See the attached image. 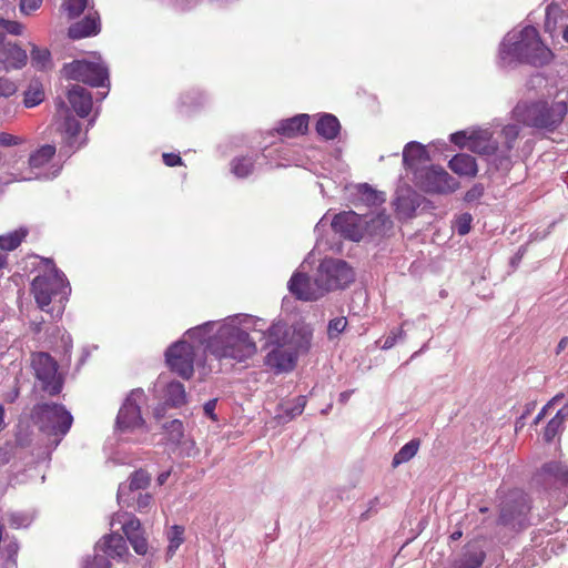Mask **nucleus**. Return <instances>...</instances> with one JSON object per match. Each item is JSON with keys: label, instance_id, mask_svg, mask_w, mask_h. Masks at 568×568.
Wrapping results in <instances>:
<instances>
[{"label": "nucleus", "instance_id": "nucleus-1", "mask_svg": "<svg viewBox=\"0 0 568 568\" xmlns=\"http://www.w3.org/2000/svg\"><path fill=\"white\" fill-rule=\"evenodd\" d=\"M262 326H265V320L239 313L192 327L189 335L202 334L205 351L219 361L242 363L257 353L254 331H262Z\"/></svg>", "mask_w": 568, "mask_h": 568}, {"label": "nucleus", "instance_id": "nucleus-2", "mask_svg": "<svg viewBox=\"0 0 568 568\" xmlns=\"http://www.w3.org/2000/svg\"><path fill=\"white\" fill-rule=\"evenodd\" d=\"M307 257L287 283L288 291L301 301H317L331 291L344 288L354 281V272L345 261L338 258L323 260L311 278L304 270Z\"/></svg>", "mask_w": 568, "mask_h": 568}, {"label": "nucleus", "instance_id": "nucleus-3", "mask_svg": "<svg viewBox=\"0 0 568 568\" xmlns=\"http://www.w3.org/2000/svg\"><path fill=\"white\" fill-rule=\"evenodd\" d=\"M552 57L537 29L525 26L514 28L505 34L498 45L496 63L500 69L514 70L521 64L545 65Z\"/></svg>", "mask_w": 568, "mask_h": 568}, {"label": "nucleus", "instance_id": "nucleus-4", "mask_svg": "<svg viewBox=\"0 0 568 568\" xmlns=\"http://www.w3.org/2000/svg\"><path fill=\"white\" fill-rule=\"evenodd\" d=\"M519 132L520 128L517 124H507L503 126L496 139L489 129H474L450 134V141L462 149L466 148L477 154L486 155L498 169H508Z\"/></svg>", "mask_w": 568, "mask_h": 568}, {"label": "nucleus", "instance_id": "nucleus-5", "mask_svg": "<svg viewBox=\"0 0 568 568\" xmlns=\"http://www.w3.org/2000/svg\"><path fill=\"white\" fill-rule=\"evenodd\" d=\"M331 224L336 233L354 242L365 236L384 234L392 227L389 216L383 212L359 215L354 211H346L336 214Z\"/></svg>", "mask_w": 568, "mask_h": 568}, {"label": "nucleus", "instance_id": "nucleus-6", "mask_svg": "<svg viewBox=\"0 0 568 568\" xmlns=\"http://www.w3.org/2000/svg\"><path fill=\"white\" fill-rule=\"evenodd\" d=\"M44 271L31 283V292L40 310L49 312L52 302L63 305L71 294L70 283L64 273L52 261L44 260Z\"/></svg>", "mask_w": 568, "mask_h": 568}, {"label": "nucleus", "instance_id": "nucleus-7", "mask_svg": "<svg viewBox=\"0 0 568 568\" xmlns=\"http://www.w3.org/2000/svg\"><path fill=\"white\" fill-rule=\"evenodd\" d=\"M146 402L143 389L135 388L126 396L116 416V432L122 439L141 443L149 432L141 415V405Z\"/></svg>", "mask_w": 568, "mask_h": 568}, {"label": "nucleus", "instance_id": "nucleus-8", "mask_svg": "<svg viewBox=\"0 0 568 568\" xmlns=\"http://www.w3.org/2000/svg\"><path fill=\"white\" fill-rule=\"evenodd\" d=\"M189 333L190 329L165 352V361L170 369L185 379L193 375L194 365L200 361L199 352L202 347L205 348L202 334L189 335Z\"/></svg>", "mask_w": 568, "mask_h": 568}, {"label": "nucleus", "instance_id": "nucleus-9", "mask_svg": "<svg viewBox=\"0 0 568 568\" xmlns=\"http://www.w3.org/2000/svg\"><path fill=\"white\" fill-rule=\"evenodd\" d=\"M256 339L264 341L265 347L290 346L291 348H308L312 331L307 326L290 328L284 322H274L270 327L262 326V331H254Z\"/></svg>", "mask_w": 568, "mask_h": 568}, {"label": "nucleus", "instance_id": "nucleus-10", "mask_svg": "<svg viewBox=\"0 0 568 568\" xmlns=\"http://www.w3.org/2000/svg\"><path fill=\"white\" fill-rule=\"evenodd\" d=\"M33 418L43 433L58 437L55 444L67 435L73 422L72 415L59 404L37 405L33 408Z\"/></svg>", "mask_w": 568, "mask_h": 568}, {"label": "nucleus", "instance_id": "nucleus-11", "mask_svg": "<svg viewBox=\"0 0 568 568\" xmlns=\"http://www.w3.org/2000/svg\"><path fill=\"white\" fill-rule=\"evenodd\" d=\"M67 79L81 81L92 87H108V68L101 61L100 57H94L92 61L75 60L63 68Z\"/></svg>", "mask_w": 568, "mask_h": 568}, {"label": "nucleus", "instance_id": "nucleus-12", "mask_svg": "<svg viewBox=\"0 0 568 568\" xmlns=\"http://www.w3.org/2000/svg\"><path fill=\"white\" fill-rule=\"evenodd\" d=\"M55 152L54 145H42L30 154L28 165L19 169L20 174L30 175L29 181L54 179L61 171V165L53 161Z\"/></svg>", "mask_w": 568, "mask_h": 568}, {"label": "nucleus", "instance_id": "nucleus-13", "mask_svg": "<svg viewBox=\"0 0 568 568\" xmlns=\"http://www.w3.org/2000/svg\"><path fill=\"white\" fill-rule=\"evenodd\" d=\"M30 367L41 388L55 395L62 389V378L58 372L57 361L45 352H34L30 355Z\"/></svg>", "mask_w": 568, "mask_h": 568}, {"label": "nucleus", "instance_id": "nucleus-14", "mask_svg": "<svg viewBox=\"0 0 568 568\" xmlns=\"http://www.w3.org/2000/svg\"><path fill=\"white\" fill-rule=\"evenodd\" d=\"M120 525L133 550L144 556L149 551V542L139 518L128 513H115L110 520V526Z\"/></svg>", "mask_w": 568, "mask_h": 568}, {"label": "nucleus", "instance_id": "nucleus-15", "mask_svg": "<svg viewBox=\"0 0 568 568\" xmlns=\"http://www.w3.org/2000/svg\"><path fill=\"white\" fill-rule=\"evenodd\" d=\"M419 186L428 193H450L458 186V181L450 176L443 168L432 165L417 175Z\"/></svg>", "mask_w": 568, "mask_h": 568}, {"label": "nucleus", "instance_id": "nucleus-16", "mask_svg": "<svg viewBox=\"0 0 568 568\" xmlns=\"http://www.w3.org/2000/svg\"><path fill=\"white\" fill-rule=\"evenodd\" d=\"M27 61L26 50L16 42L7 40L6 34L0 32V69L4 71L18 70L23 68Z\"/></svg>", "mask_w": 568, "mask_h": 568}, {"label": "nucleus", "instance_id": "nucleus-17", "mask_svg": "<svg viewBox=\"0 0 568 568\" xmlns=\"http://www.w3.org/2000/svg\"><path fill=\"white\" fill-rule=\"evenodd\" d=\"M545 112V101H520L513 110L515 121L526 126L538 129L539 124L545 122L541 120V113Z\"/></svg>", "mask_w": 568, "mask_h": 568}, {"label": "nucleus", "instance_id": "nucleus-18", "mask_svg": "<svg viewBox=\"0 0 568 568\" xmlns=\"http://www.w3.org/2000/svg\"><path fill=\"white\" fill-rule=\"evenodd\" d=\"M273 348L265 356V364L277 372L291 371L295 364L298 352L308 348H291L290 346H272Z\"/></svg>", "mask_w": 568, "mask_h": 568}, {"label": "nucleus", "instance_id": "nucleus-19", "mask_svg": "<svg viewBox=\"0 0 568 568\" xmlns=\"http://www.w3.org/2000/svg\"><path fill=\"white\" fill-rule=\"evenodd\" d=\"M151 477L143 470L134 471L128 483H122L118 489V501L130 507L135 494L149 486Z\"/></svg>", "mask_w": 568, "mask_h": 568}, {"label": "nucleus", "instance_id": "nucleus-20", "mask_svg": "<svg viewBox=\"0 0 568 568\" xmlns=\"http://www.w3.org/2000/svg\"><path fill=\"white\" fill-rule=\"evenodd\" d=\"M60 130L65 146H68L71 152H74L85 144L87 132L82 131L80 122L68 112L60 125Z\"/></svg>", "mask_w": 568, "mask_h": 568}, {"label": "nucleus", "instance_id": "nucleus-21", "mask_svg": "<svg viewBox=\"0 0 568 568\" xmlns=\"http://www.w3.org/2000/svg\"><path fill=\"white\" fill-rule=\"evenodd\" d=\"M568 112V98L557 100L551 104L545 101V112L541 113L544 124H539L538 129L549 132L555 131L564 121Z\"/></svg>", "mask_w": 568, "mask_h": 568}, {"label": "nucleus", "instance_id": "nucleus-22", "mask_svg": "<svg viewBox=\"0 0 568 568\" xmlns=\"http://www.w3.org/2000/svg\"><path fill=\"white\" fill-rule=\"evenodd\" d=\"M306 397L297 396L292 400L281 402L275 410V414L270 423L275 426L284 425L302 415L306 406Z\"/></svg>", "mask_w": 568, "mask_h": 568}, {"label": "nucleus", "instance_id": "nucleus-23", "mask_svg": "<svg viewBox=\"0 0 568 568\" xmlns=\"http://www.w3.org/2000/svg\"><path fill=\"white\" fill-rule=\"evenodd\" d=\"M97 551H102L106 557L112 559H124L129 556V548L125 539L116 534L111 532L102 537L95 545Z\"/></svg>", "mask_w": 568, "mask_h": 568}, {"label": "nucleus", "instance_id": "nucleus-24", "mask_svg": "<svg viewBox=\"0 0 568 568\" xmlns=\"http://www.w3.org/2000/svg\"><path fill=\"white\" fill-rule=\"evenodd\" d=\"M536 481L546 487L566 485L568 483V466L557 462L546 464L537 474Z\"/></svg>", "mask_w": 568, "mask_h": 568}, {"label": "nucleus", "instance_id": "nucleus-25", "mask_svg": "<svg viewBox=\"0 0 568 568\" xmlns=\"http://www.w3.org/2000/svg\"><path fill=\"white\" fill-rule=\"evenodd\" d=\"M68 100L80 118H85L92 110L90 92L79 84H74L68 90Z\"/></svg>", "mask_w": 568, "mask_h": 568}, {"label": "nucleus", "instance_id": "nucleus-26", "mask_svg": "<svg viewBox=\"0 0 568 568\" xmlns=\"http://www.w3.org/2000/svg\"><path fill=\"white\" fill-rule=\"evenodd\" d=\"M100 31V22L97 12L89 11L85 18L72 24L69 28V37L72 39H82L91 37Z\"/></svg>", "mask_w": 568, "mask_h": 568}, {"label": "nucleus", "instance_id": "nucleus-27", "mask_svg": "<svg viewBox=\"0 0 568 568\" xmlns=\"http://www.w3.org/2000/svg\"><path fill=\"white\" fill-rule=\"evenodd\" d=\"M395 209L400 219L412 217L419 205L417 195L410 189H402L397 192Z\"/></svg>", "mask_w": 568, "mask_h": 568}, {"label": "nucleus", "instance_id": "nucleus-28", "mask_svg": "<svg viewBox=\"0 0 568 568\" xmlns=\"http://www.w3.org/2000/svg\"><path fill=\"white\" fill-rule=\"evenodd\" d=\"M429 160L425 145L419 142H408L403 150V162L406 168L414 169Z\"/></svg>", "mask_w": 568, "mask_h": 568}, {"label": "nucleus", "instance_id": "nucleus-29", "mask_svg": "<svg viewBox=\"0 0 568 568\" xmlns=\"http://www.w3.org/2000/svg\"><path fill=\"white\" fill-rule=\"evenodd\" d=\"M310 116L307 114H298L293 118L280 122L277 132L285 136H295L306 132Z\"/></svg>", "mask_w": 568, "mask_h": 568}, {"label": "nucleus", "instance_id": "nucleus-30", "mask_svg": "<svg viewBox=\"0 0 568 568\" xmlns=\"http://www.w3.org/2000/svg\"><path fill=\"white\" fill-rule=\"evenodd\" d=\"M449 169L458 174L465 176H475L478 172L475 158L469 154H456L448 163Z\"/></svg>", "mask_w": 568, "mask_h": 568}, {"label": "nucleus", "instance_id": "nucleus-31", "mask_svg": "<svg viewBox=\"0 0 568 568\" xmlns=\"http://www.w3.org/2000/svg\"><path fill=\"white\" fill-rule=\"evenodd\" d=\"M338 119L329 113L322 114L316 122V132L325 140H333L339 133Z\"/></svg>", "mask_w": 568, "mask_h": 568}, {"label": "nucleus", "instance_id": "nucleus-32", "mask_svg": "<svg viewBox=\"0 0 568 568\" xmlns=\"http://www.w3.org/2000/svg\"><path fill=\"white\" fill-rule=\"evenodd\" d=\"M165 403L173 407H179L186 402L185 388L180 382H171L164 390Z\"/></svg>", "mask_w": 568, "mask_h": 568}, {"label": "nucleus", "instance_id": "nucleus-33", "mask_svg": "<svg viewBox=\"0 0 568 568\" xmlns=\"http://www.w3.org/2000/svg\"><path fill=\"white\" fill-rule=\"evenodd\" d=\"M568 415V408L558 409L556 415L548 422L545 432L544 439L551 442L557 434L564 428L565 419Z\"/></svg>", "mask_w": 568, "mask_h": 568}, {"label": "nucleus", "instance_id": "nucleus-34", "mask_svg": "<svg viewBox=\"0 0 568 568\" xmlns=\"http://www.w3.org/2000/svg\"><path fill=\"white\" fill-rule=\"evenodd\" d=\"M168 548L166 559L173 558L179 547L184 542V527L180 525H173L166 532Z\"/></svg>", "mask_w": 568, "mask_h": 568}, {"label": "nucleus", "instance_id": "nucleus-35", "mask_svg": "<svg viewBox=\"0 0 568 568\" xmlns=\"http://www.w3.org/2000/svg\"><path fill=\"white\" fill-rule=\"evenodd\" d=\"M27 235L28 230L24 227L0 235V248L4 251H13L21 244Z\"/></svg>", "mask_w": 568, "mask_h": 568}, {"label": "nucleus", "instance_id": "nucleus-36", "mask_svg": "<svg viewBox=\"0 0 568 568\" xmlns=\"http://www.w3.org/2000/svg\"><path fill=\"white\" fill-rule=\"evenodd\" d=\"M484 558L485 554L481 550H469L454 562L453 568H479Z\"/></svg>", "mask_w": 568, "mask_h": 568}, {"label": "nucleus", "instance_id": "nucleus-37", "mask_svg": "<svg viewBox=\"0 0 568 568\" xmlns=\"http://www.w3.org/2000/svg\"><path fill=\"white\" fill-rule=\"evenodd\" d=\"M232 173L240 178H247L254 171V160L251 156L235 158L231 163Z\"/></svg>", "mask_w": 568, "mask_h": 568}, {"label": "nucleus", "instance_id": "nucleus-38", "mask_svg": "<svg viewBox=\"0 0 568 568\" xmlns=\"http://www.w3.org/2000/svg\"><path fill=\"white\" fill-rule=\"evenodd\" d=\"M419 442L413 439L405 444L394 456L392 465L393 467H397L400 464L407 463L418 452Z\"/></svg>", "mask_w": 568, "mask_h": 568}, {"label": "nucleus", "instance_id": "nucleus-39", "mask_svg": "<svg viewBox=\"0 0 568 568\" xmlns=\"http://www.w3.org/2000/svg\"><path fill=\"white\" fill-rule=\"evenodd\" d=\"M19 545L16 540H10L6 544L0 559V568H18L17 555Z\"/></svg>", "mask_w": 568, "mask_h": 568}, {"label": "nucleus", "instance_id": "nucleus-40", "mask_svg": "<svg viewBox=\"0 0 568 568\" xmlns=\"http://www.w3.org/2000/svg\"><path fill=\"white\" fill-rule=\"evenodd\" d=\"M357 194L367 205H378L385 201L384 193L375 191L368 184H358Z\"/></svg>", "mask_w": 568, "mask_h": 568}, {"label": "nucleus", "instance_id": "nucleus-41", "mask_svg": "<svg viewBox=\"0 0 568 568\" xmlns=\"http://www.w3.org/2000/svg\"><path fill=\"white\" fill-rule=\"evenodd\" d=\"M545 13V31L552 34L557 29V23L561 16V9L556 2L551 1L547 4Z\"/></svg>", "mask_w": 568, "mask_h": 568}, {"label": "nucleus", "instance_id": "nucleus-42", "mask_svg": "<svg viewBox=\"0 0 568 568\" xmlns=\"http://www.w3.org/2000/svg\"><path fill=\"white\" fill-rule=\"evenodd\" d=\"M92 0H64L61 8L69 19H74L90 8Z\"/></svg>", "mask_w": 568, "mask_h": 568}, {"label": "nucleus", "instance_id": "nucleus-43", "mask_svg": "<svg viewBox=\"0 0 568 568\" xmlns=\"http://www.w3.org/2000/svg\"><path fill=\"white\" fill-rule=\"evenodd\" d=\"M30 175H21L19 172V168L16 165H10L9 169L2 173H0V193H2L7 185L14 182H28Z\"/></svg>", "mask_w": 568, "mask_h": 568}, {"label": "nucleus", "instance_id": "nucleus-44", "mask_svg": "<svg viewBox=\"0 0 568 568\" xmlns=\"http://www.w3.org/2000/svg\"><path fill=\"white\" fill-rule=\"evenodd\" d=\"M31 63L34 68L44 70L51 65V54L48 49L32 45Z\"/></svg>", "mask_w": 568, "mask_h": 568}, {"label": "nucleus", "instance_id": "nucleus-45", "mask_svg": "<svg viewBox=\"0 0 568 568\" xmlns=\"http://www.w3.org/2000/svg\"><path fill=\"white\" fill-rule=\"evenodd\" d=\"M7 520L10 527L19 529L28 527L32 523L33 516L30 513L12 511L8 514Z\"/></svg>", "mask_w": 568, "mask_h": 568}, {"label": "nucleus", "instance_id": "nucleus-46", "mask_svg": "<svg viewBox=\"0 0 568 568\" xmlns=\"http://www.w3.org/2000/svg\"><path fill=\"white\" fill-rule=\"evenodd\" d=\"M44 99V92L39 87H31L24 93L23 103L27 108H33L40 104Z\"/></svg>", "mask_w": 568, "mask_h": 568}, {"label": "nucleus", "instance_id": "nucleus-47", "mask_svg": "<svg viewBox=\"0 0 568 568\" xmlns=\"http://www.w3.org/2000/svg\"><path fill=\"white\" fill-rule=\"evenodd\" d=\"M165 430L168 432L169 440L172 444H180L183 437V424L179 419H173L168 425H165Z\"/></svg>", "mask_w": 568, "mask_h": 568}, {"label": "nucleus", "instance_id": "nucleus-48", "mask_svg": "<svg viewBox=\"0 0 568 568\" xmlns=\"http://www.w3.org/2000/svg\"><path fill=\"white\" fill-rule=\"evenodd\" d=\"M347 326L346 317H336L329 321L327 326V335L329 339L338 337L341 333L345 331Z\"/></svg>", "mask_w": 568, "mask_h": 568}, {"label": "nucleus", "instance_id": "nucleus-49", "mask_svg": "<svg viewBox=\"0 0 568 568\" xmlns=\"http://www.w3.org/2000/svg\"><path fill=\"white\" fill-rule=\"evenodd\" d=\"M473 217L469 213L460 214L454 223V229L459 235H466L470 231Z\"/></svg>", "mask_w": 568, "mask_h": 568}, {"label": "nucleus", "instance_id": "nucleus-50", "mask_svg": "<svg viewBox=\"0 0 568 568\" xmlns=\"http://www.w3.org/2000/svg\"><path fill=\"white\" fill-rule=\"evenodd\" d=\"M4 31L13 36H21L24 26L18 21L0 19V32L4 34Z\"/></svg>", "mask_w": 568, "mask_h": 568}, {"label": "nucleus", "instance_id": "nucleus-51", "mask_svg": "<svg viewBox=\"0 0 568 568\" xmlns=\"http://www.w3.org/2000/svg\"><path fill=\"white\" fill-rule=\"evenodd\" d=\"M405 338V332L403 328H396L390 331L388 336L381 344L382 349H390L393 346L397 344V342L403 341Z\"/></svg>", "mask_w": 568, "mask_h": 568}, {"label": "nucleus", "instance_id": "nucleus-52", "mask_svg": "<svg viewBox=\"0 0 568 568\" xmlns=\"http://www.w3.org/2000/svg\"><path fill=\"white\" fill-rule=\"evenodd\" d=\"M153 497L151 494H142L136 493L135 498L132 500L131 506L133 505V501H135V508L140 513L146 511L151 505H152Z\"/></svg>", "mask_w": 568, "mask_h": 568}, {"label": "nucleus", "instance_id": "nucleus-53", "mask_svg": "<svg viewBox=\"0 0 568 568\" xmlns=\"http://www.w3.org/2000/svg\"><path fill=\"white\" fill-rule=\"evenodd\" d=\"M42 2L43 0H20L19 10L23 16H31L41 8Z\"/></svg>", "mask_w": 568, "mask_h": 568}, {"label": "nucleus", "instance_id": "nucleus-54", "mask_svg": "<svg viewBox=\"0 0 568 568\" xmlns=\"http://www.w3.org/2000/svg\"><path fill=\"white\" fill-rule=\"evenodd\" d=\"M24 139L8 132H0V145L4 148L17 146L24 143Z\"/></svg>", "mask_w": 568, "mask_h": 568}, {"label": "nucleus", "instance_id": "nucleus-55", "mask_svg": "<svg viewBox=\"0 0 568 568\" xmlns=\"http://www.w3.org/2000/svg\"><path fill=\"white\" fill-rule=\"evenodd\" d=\"M17 92V85L8 78L0 77V98H9Z\"/></svg>", "mask_w": 568, "mask_h": 568}, {"label": "nucleus", "instance_id": "nucleus-56", "mask_svg": "<svg viewBox=\"0 0 568 568\" xmlns=\"http://www.w3.org/2000/svg\"><path fill=\"white\" fill-rule=\"evenodd\" d=\"M484 194V186L481 184H475L469 189L465 195L467 202H475L479 200Z\"/></svg>", "mask_w": 568, "mask_h": 568}, {"label": "nucleus", "instance_id": "nucleus-57", "mask_svg": "<svg viewBox=\"0 0 568 568\" xmlns=\"http://www.w3.org/2000/svg\"><path fill=\"white\" fill-rule=\"evenodd\" d=\"M163 162L168 166H175L182 164V159L179 154L175 153H163L162 155Z\"/></svg>", "mask_w": 568, "mask_h": 568}, {"label": "nucleus", "instance_id": "nucleus-58", "mask_svg": "<svg viewBox=\"0 0 568 568\" xmlns=\"http://www.w3.org/2000/svg\"><path fill=\"white\" fill-rule=\"evenodd\" d=\"M87 568H111L108 558L97 555Z\"/></svg>", "mask_w": 568, "mask_h": 568}, {"label": "nucleus", "instance_id": "nucleus-59", "mask_svg": "<svg viewBox=\"0 0 568 568\" xmlns=\"http://www.w3.org/2000/svg\"><path fill=\"white\" fill-rule=\"evenodd\" d=\"M500 519L504 524L506 525H514V521L516 520L515 516L508 510L507 507H504L503 510H501V516H500Z\"/></svg>", "mask_w": 568, "mask_h": 568}, {"label": "nucleus", "instance_id": "nucleus-60", "mask_svg": "<svg viewBox=\"0 0 568 568\" xmlns=\"http://www.w3.org/2000/svg\"><path fill=\"white\" fill-rule=\"evenodd\" d=\"M558 400V397H555L550 403H548L536 416L535 424H538L544 416L547 414V412L552 407L554 403Z\"/></svg>", "mask_w": 568, "mask_h": 568}, {"label": "nucleus", "instance_id": "nucleus-61", "mask_svg": "<svg viewBox=\"0 0 568 568\" xmlns=\"http://www.w3.org/2000/svg\"><path fill=\"white\" fill-rule=\"evenodd\" d=\"M215 406H216V400H215V399L209 400V402L204 405V412H205V414H206L207 416H210L212 419H215V415H214Z\"/></svg>", "mask_w": 568, "mask_h": 568}, {"label": "nucleus", "instance_id": "nucleus-62", "mask_svg": "<svg viewBox=\"0 0 568 568\" xmlns=\"http://www.w3.org/2000/svg\"><path fill=\"white\" fill-rule=\"evenodd\" d=\"M61 341L64 344L65 351H68L72 344V338H71L70 334L64 333L61 337Z\"/></svg>", "mask_w": 568, "mask_h": 568}, {"label": "nucleus", "instance_id": "nucleus-63", "mask_svg": "<svg viewBox=\"0 0 568 568\" xmlns=\"http://www.w3.org/2000/svg\"><path fill=\"white\" fill-rule=\"evenodd\" d=\"M7 154L3 153L2 151H0V165L1 166H10V165H14L13 163H11L8 159H7Z\"/></svg>", "mask_w": 568, "mask_h": 568}, {"label": "nucleus", "instance_id": "nucleus-64", "mask_svg": "<svg viewBox=\"0 0 568 568\" xmlns=\"http://www.w3.org/2000/svg\"><path fill=\"white\" fill-rule=\"evenodd\" d=\"M568 345V337H562L557 345V354L562 352Z\"/></svg>", "mask_w": 568, "mask_h": 568}]
</instances>
